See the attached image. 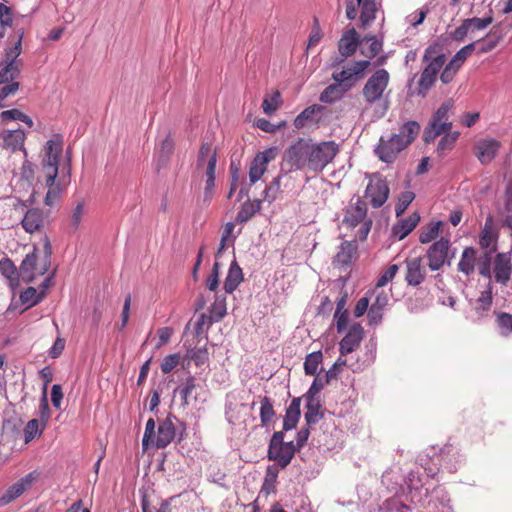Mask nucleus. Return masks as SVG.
Returning <instances> with one entry per match:
<instances>
[{"instance_id": "2f4dec72", "label": "nucleus", "mask_w": 512, "mask_h": 512, "mask_svg": "<svg viewBox=\"0 0 512 512\" xmlns=\"http://www.w3.org/2000/svg\"><path fill=\"white\" fill-rule=\"evenodd\" d=\"M476 250L473 247H466L457 265L458 271L469 276L475 270Z\"/></svg>"}, {"instance_id": "a211bd4d", "label": "nucleus", "mask_w": 512, "mask_h": 512, "mask_svg": "<svg viewBox=\"0 0 512 512\" xmlns=\"http://www.w3.org/2000/svg\"><path fill=\"white\" fill-rule=\"evenodd\" d=\"M389 186L386 180L374 177L370 180L365 190V197L370 200L374 208H379L387 201Z\"/></svg>"}, {"instance_id": "dca6fc26", "label": "nucleus", "mask_w": 512, "mask_h": 512, "mask_svg": "<svg viewBox=\"0 0 512 512\" xmlns=\"http://www.w3.org/2000/svg\"><path fill=\"white\" fill-rule=\"evenodd\" d=\"M277 150L275 147L258 152L249 166V182L254 185L267 171L268 164L275 159Z\"/></svg>"}, {"instance_id": "ea45409f", "label": "nucleus", "mask_w": 512, "mask_h": 512, "mask_svg": "<svg viewBox=\"0 0 512 512\" xmlns=\"http://www.w3.org/2000/svg\"><path fill=\"white\" fill-rule=\"evenodd\" d=\"M411 510L412 506L404 503L399 495L387 499L380 507V512H408Z\"/></svg>"}, {"instance_id": "e2e57ef3", "label": "nucleus", "mask_w": 512, "mask_h": 512, "mask_svg": "<svg viewBox=\"0 0 512 512\" xmlns=\"http://www.w3.org/2000/svg\"><path fill=\"white\" fill-rule=\"evenodd\" d=\"M219 277H220V263L218 261H215L210 275L206 279V287L210 290L215 292L217 288L219 287Z\"/></svg>"}, {"instance_id": "f8f14e48", "label": "nucleus", "mask_w": 512, "mask_h": 512, "mask_svg": "<svg viewBox=\"0 0 512 512\" xmlns=\"http://www.w3.org/2000/svg\"><path fill=\"white\" fill-rule=\"evenodd\" d=\"M339 144L333 140L322 141L319 143L313 142V149L311 152V172L321 173L328 164H330L336 155L339 153Z\"/></svg>"}, {"instance_id": "a878e982", "label": "nucleus", "mask_w": 512, "mask_h": 512, "mask_svg": "<svg viewBox=\"0 0 512 512\" xmlns=\"http://www.w3.org/2000/svg\"><path fill=\"white\" fill-rule=\"evenodd\" d=\"M43 222L44 214L42 210L38 208H30L25 213L21 221V225L27 233L32 234L40 230V228L43 226Z\"/></svg>"}, {"instance_id": "b1692460", "label": "nucleus", "mask_w": 512, "mask_h": 512, "mask_svg": "<svg viewBox=\"0 0 512 512\" xmlns=\"http://www.w3.org/2000/svg\"><path fill=\"white\" fill-rule=\"evenodd\" d=\"M30 476L31 474L21 478L3 492V494L0 496V507H4L10 504L26 491L32 482Z\"/></svg>"}, {"instance_id": "69168bd1", "label": "nucleus", "mask_w": 512, "mask_h": 512, "mask_svg": "<svg viewBox=\"0 0 512 512\" xmlns=\"http://www.w3.org/2000/svg\"><path fill=\"white\" fill-rule=\"evenodd\" d=\"M399 270V266L397 264L390 265L386 271L378 278L376 287L380 288L385 286L389 281H391Z\"/></svg>"}, {"instance_id": "de8ad7c7", "label": "nucleus", "mask_w": 512, "mask_h": 512, "mask_svg": "<svg viewBox=\"0 0 512 512\" xmlns=\"http://www.w3.org/2000/svg\"><path fill=\"white\" fill-rule=\"evenodd\" d=\"M210 321H219L226 314V297L222 295H217L210 309Z\"/></svg>"}, {"instance_id": "412c9836", "label": "nucleus", "mask_w": 512, "mask_h": 512, "mask_svg": "<svg viewBox=\"0 0 512 512\" xmlns=\"http://www.w3.org/2000/svg\"><path fill=\"white\" fill-rule=\"evenodd\" d=\"M325 111L326 108L324 106L312 104L296 116L293 125L295 128L301 129L307 124H318Z\"/></svg>"}, {"instance_id": "79ce46f5", "label": "nucleus", "mask_w": 512, "mask_h": 512, "mask_svg": "<svg viewBox=\"0 0 512 512\" xmlns=\"http://www.w3.org/2000/svg\"><path fill=\"white\" fill-rule=\"evenodd\" d=\"M281 179L282 175H279L275 177L268 186H266L262 193V201L271 204L278 198L281 193Z\"/></svg>"}, {"instance_id": "4be33fe9", "label": "nucleus", "mask_w": 512, "mask_h": 512, "mask_svg": "<svg viewBox=\"0 0 512 512\" xmlns=\"http://www.w3.org/2000/svg\"><path fill=\"white\" fill-rule=\"evenodd\" d=\"M512 274L511 252L497 254L494 262L496 282L506 285Z\"/></svg>"}, {"instance_id": "cd10ccee", "label": "nucleus", "mask_w": 512, "mask_h": 512, "mask_svg": "<svg viewBox=\"0 0 512 512\" xmlns=\"http://www.w3.org/2000/svg\"><path fill=\"white\" fill-rule=\"evenodd\" d=\"M243 281V272L237 261L234 259L228 269L224 280V290L227 294H232Z\"/></svg>"}, {"instance_id": "c756f323", "label": "nucleus", "mask_w": 512, "mask_h": 512, "mask_svg": "<svg viewBox=\"0 0 512 512\" xmlns=\"http://www.w3.org/2000/svg\"><path fill=\"white\" fill-rule=\"evenodd\" d=\"M419 221L418 215L410 216L406 219H401L392 227V236L397 240L404 239L409 233H411L417 226Z\"/></svg>"}, {"instance_id": "13d9d810", "label": "nucleus", "mask_w": 512, "mask_h": 512, "mask_svg": "<svg viewBox=\"0 0 512 512\" xmlns=\"http://www.w3.org/2000/svg\"><path fill=\"white\" fill-rule=\"evenodd\" d=\"M494 252V248L486 251L483 256L480 257L478 262L479 274L485 278H491V255Z\"/></svg>"}, {"instance_id": "aec40b11", "label": "nucleus", "mask_w": 512, "mask_h": 512, "mask_svg": "<svg viewBox=\"0 0 512 512\" xmlns=\"http://www.w3.org/2000/svg\"><path fill=\"white\" fill-rule=\"evenodd\" d=\"M363 338V328L360 324H354L339 343V352L345 356L355 351Z\"/></svg>"}, {"instance_id": "f3484780", "label": "nucleus", "mask_w": 512, "mask_h": 512, "mask_svg": "<svg viewBox=\"0 0 512 512\" xmlns=\"http://www.w3.org/2000/svg\"><path fill=\"white\" fill-rule=\"evenodd\" d=\"M404 485L407 489L406 497L411 504H420L428 496V488L424 487L425 484L418 472H409L404 479Z\"/></svg>"}, {"instance_id": "423d86ee", "label": "nucleus", "mask_w": 512, "mask_h": 512, "mask_svg": "<svg viewBox=\"0 0 512 512\" xmlns=\"http://www.w3.org/2000/svg\"><path fill=\"white\" fill-rule=\"evenodd\" d=\"M217 163L216 149L208 142L203 143L199 149L196 169L203 170V177L205 178L204 187V200L209 201L212 198L213 190L215 187V170Z\"/></svg>"}, {"instance_id": "8fccbe9b", "label": "nucleus", "mask_w": 512, "mask_h": 512, "mask_svg": "<svg viewBox=\"0 0 512 512\" xmlns=\"http://www.w3.org/2000/svg\"><path fill=\"white\" fill-rule=\"evenodd\" d=\"M442 224V221L430 223L425 229H423L420 232L419 241L422 244H426L436 239L439 235Z\"/></svg>"}, {"instance_id": "774afa93", "label": "nucleus", "mask_w": 512, "mask_h": 512, "mask_svg": "<svg viewBox=\"0 0 512 512\" xmlns=\"http://www.w3.org/2000/svg\"><path fill=\"white\" fill-rule=\"evenodd\" d=\"M179 360L180 356L177 353L167 355L161 363V371L164 374L170 373L179 364Z\"/></svg>"}, {"instance_id": "c03bdc74", "label": "nucleus", "mask_w": 512, "mask_h": 512, "mask_svg": "<svg viewBox=\"0 0 512 512\" xmlns=\"http://www.w3.org/2000/svg\"><path fill=\"white\" fill-rule=\"evenodd\" d=\"M323 361L321 351H314L308 354L304 361V371L306 375L314 376L317 374L318 367Z\"/></svg>"}, {"instance_id": "37998d69", "label": "nucleus", "mask_w": 512, "mask_h": 512, "mask_svg": "<svg viewBox=\"0 0 512 512\" xmlns=\"http://www.w3.org/2000/svg\"><path fill=\"white\" fill-rule=\"evenodd\" d=\"M274 417L275 410L272 400L267 396L262 397L260 400V420L262 426H268Z\"/></svg>"}, {"instance_id": "4468645a", "label": "nucleus", "mask_w": 512, "mask_h": 512, "mask_svg": "<svg viewBox=\"0 0 512 512\" xmlns=\"http://www.w3.org/2000/svg\"><path fill=\"white\" fill-rule=\"evenodd\" d=\"M361 8L360 21L363 27L369 26L376 17L378 3L376 0H347L346 17L355 20L358 14L357 7Z\"/></svg>"}, {"instance_id": "680f3d73", "label": "nucleus", "mask_w": 512, "mask_h": 512, "mask_svg": "<svg viewBox=\"0 0 512 512\" xmlns=\"http://www.w3.org/2000/svg\"><path fill=\"white\" fill-rule=\"evenodd\" d=\"M0 273L10 281H14L17 278L16 267L9 258L0 260Z\"/></svg>"}, {"instance_id": "bf43d9fd", "label": "nucleus", "mask_w": 512, "mask_h": 512, "mask_svg": "<svg viewBox=\"0 0 512 512\" xmlns=\"http://www.w3.org/2000/svg\"><path fill=\"white\" fill-rule=\"evenodd\" d=\"M187 356L196 366L205 364L209 359V353L206 347L191 349L187 352Z\"/></svg>"}, {"instance_id": "f257e3e1", "label": "nucleus", "mask_w": 512, "mask_h": 512, "mask_svg": "<svg viewBox=\"0 0 512 512\" xmlns=\"http://www.w3.org/2000/svg\"><path fill=\"white\" fill-rule=\"evenodd\" d=\"M62 139L56 135L46 142L44 158L37 174V182L48 189L44 202L52 206L61 196L62 188L56 182L59 170V157L62 153Z\"/></svg>"}, {"instance_id": "ddd939ff", "label": "nucleus", "mask_w": 512, "mask_h": 512, "mask_svg": "<svg viewBox=\"0 0 512 512\" xmlns=\"http://www.w3.org/2000/svg\"><path fill=\"white\" fill-rule=\"evenodd\" d=\"M369 66V60L354 61L345 66L341 71L334 72L332 79L351 90L364 77L365 71Z\"/></svg>"}, {"instance_id": "a19ab883", "label": "nucleus", "mask_w": 512, "mask_h": 512, "mask_svg": "<svg viewBox=\"0 0 512 512\" xmlns=\"http://www.w3.org/2000/svg\"><path fill=\"white\" fill-rule=\"evenodd\" d=\"M43 294L44 291L38 293L34 287H28L20 293L21 304L25 306V309H29L42 301Z\"/></svg>"}, {"instance_id": "9d476101", "label": "nucleus", "mask_w": 512, "mask_h": 512, "mask_svg": "<svg viewBox=\"0 0 512 512\" xmlns=\"http://www.w3.org/2000/svg\"><path fill=\"white\" fill-rule=\"evenodd\" d=\"M296 446L293 441H284V432L277 431L272 435L269 446L267 457L270 461H274L279 467H287L293 459Z\"/></svg>"}, {"instance_id": "f03ea898", "label": "nucleus", "mask_w": 512, "mask_h": 512, "mask_svg": "<svg viewBox=\"0 0 512 512\" xmlns=\"http://www.w3.org/2000/svg\"><path fill=\"white\" fill-rule=\"evenodd\" d=\"M420 132V125L416 121H407L400 128L399 133L388 137L381 136L375 148L380 160L392 163L407 146H409Z\"/></svg>"}, {"instance_id": "a18cd8bd", "label": "nucleus", "mask_w": 512, "mask_h": 512, "mask_svg": "<svg viewBox=\"0 0 512 512\" xmlns=\"http://www.w3.org/2000/svg\"><path fill=\"white\" fill-rule=\"evenodd\" d=\"M278 477V470L275 466H268L264 482L261 487V493L269 495L275 492L276 482Z\"/></svg>"}, {"instance_id": "4d7b16f0", "label": "nucleus", "mask_w": 512, "mask_h": 512, "mask_svg": "<svg viewBox=\"0 0 512 512\" xmlns=\"http://www.w3.org/2000/svg\"><path fill=\"white\" fill-rule=\"evenodd\" d=\"M329 382L330 380L326 377H316L308 391L304 394V398L319 399L318 394L327 384H329Z\"/></svg>"}, {"instance_id": "7c9ffc66", "label": "nucleus", "mask_w": 512, "mask_h": 512, "mask_svg": "<svg viewBox=\"0 0 512 512\" xmlns=\"http://www.w3.org/2000/svg\"><path fill=\"white\" fill-rule=\"evenodd\" d=\"M496 239L497 235L494 233L492 219L489 217L486 219L484 227L481 230L479 237V245L480 247L486 251L494 248L496 250Z\"/></svg>"}, {"instance_id": "39448f33", "label": "nucleus", "mask_w": 512, "mask_h": 512, "mask_svg": "<svg viewBox=\"0 0 512 512\" xmlns=\"http://www.w3.org/2000/svg\"><path fill=\"white\" fill-rule=\"evenodd\" d=\"M43 255L38 259L37 248L26 255L20 265V275L26 282L33 281L37 276H42L48 272L51 266L52 246L47 235L42 238Z\"/></svg>"}, {"instance_id": "3c124183", "label": "nucleus", "mask_w": 512, "mask_h": 512, "mask_svg": "<svg viewBox=\"0 0 512 512\" xmlns=\"http://www.w3.org/2000/svg\"><path fill=\"white\" fill-rule=\"evenodd\" d=\"M42 428H40V422L37 419H32L28 421L24 428V441L25 443H29L32 441L36 436L41 435L42 430L45 426V423H42Z\"/></svg>"}, {"instance_id": "4c0bfd02", "label": "nucleus", "mask_w": 512, "mask_h": 512, "mask_svg": "<svg viewBox=\"0 0 512 512\" xmlns=\"http://www.w3.org/2000/svg\"><path fill=\"white\" fill-rule=\"evenodd\" d=\"M356 250L357 246L353 241H344L335 256V261L341 265L350 264Z\"/></svg>"}, {"instance_id": "2eb2a0df", "label": "nucleus", "mask_w": 512, "mask_h": 512, "mask_svg": "<svg viewBox=\"0 0 512 512\" xmlns=\"http://www.w3.org/2000/svg\"><path fill=\"white\" fill-rule=\"evenodd\" d=\"M450 241L446 238L434 242L426 252L428 266L432 271L440 270L445 264L450 265L454 255L449 256Z\"/></svg>"}, {"instance_id": "20e7f679", "label": "nucleus", "mask_w": 512, "mask_h": 512, "mask_svg": "<svg viewBox=\"0 0 512 512\" xmlns=\"http://www.w3.org/2000/svg\"><path fill=\"white\" fill-rule=\"evenodd\" d=\"M342 223L347 228H355L360 225L355 237L364 241L367 239L372 227V219L367 216V204L359 196L354 195L344 209Z\"/></svg>"}, {"instance_id": "864d4df0", "label": "nucleus", "mask_w": 512, "mask_h": 512, "mask_svg": "<svg viewBox=\"0 0 512 512\" xmlns=\"http://www.w3.org/2000/svg\"><path fill=\"white\" fill-rule=\"evenodd\" d=\"M465 22L468 26L470 33H473L478 30L486 29L493 22V17L492 16H488V17H484V18L473 17V18L465 19Z\"/></svg>"}, {"instance_id": "6ab92c4d", "label": "nucleus", "mask_w": 512, "mask_h": 512, "mask_svg": "<svg viewBox=\"0 0 512 512\" xmlns=\"http://www.w3.org/2000/svg\"><path fill=\"white\" fill-rule=\"evenodd\" d=\"M405 281L409 286L417 287L426 278V266L421 257H414L406 260Z\"/></svg>"}, {"instance_id": "603ef678", "label": "nucleus", "mask_w": 512, "mask_h": 512, "mask_svg": "<svg viewBox=\"0 0 512 512\" xmlns=\"http://www.w3.org/2000/svg\"><path fill=\"white\" fill-rule=\"evenodd\" d=\"M85 211V204L83 201H79L75 207L72 209L71 215H70V221L69 226L73 231H76L83 219Z\"/></svg>"}, {"instance_id": "49530a36", "label": "nucleus", "mask_w": 512, "mask_h": 512, "mask_svg": "<svg viewBox=\"0 0 512 512\" xmlns=\"http://www.w3.org/2000/svg\"><path fill=\"white\" fill-rule=\"evenodd\" d=\"M0 69V85L5 83L17 82L16 79L19 77L22 67L1 64Z\"/></svg>"}, {"instance_id": "393cba45", "label": "nucleus", "mask_w": 512, "mask_h": 512, "mask_svg": "<svg viewBox=\"0 0 512 512\" xmlns=\"http://www.w3.org/2000/svg\"><path fill=\"white\" fill-rule=\"evenodd\" d=\"M359 43V35L355 28L348 29L338 42V51L343 58H348L356 52Z\"/></svg>"}, {"instance_id": "e433bc0d", "label": "nucleus", "mask_w": 512, "mask_h": 512, "mask_svg": "<svg viewBox=\"0 0 512 512\" xmlns=\"http://www.w3.org/2000/svg\"><path fill=\"white\" fill-rule=\"evenodd\" d=\"M22 52V36L20 35L18 40L9 48L5 50L4 58L1 64H9L18 67L23 66V62L18 57Z\"/></svg>"}, {"instance_id": "052dcab7", "label": "nucleus", "mask_w": 512, "mask_h": 512, "mask_svg": "<svg viewBox=\"0 0 512 512\" xmlns=\"http://www.w3.org/2000/svg\"><path fill=\"white\" fill-rule=\"evenodd\" d=\"M281 104L280 93L274 92L271 97H265L262 103L263 112L267 115L273 114Z\"/></svg>"}, {"instance_id": "5fc2aeb1", "label": "nucleus", "mask_w": 512, "mask_h": 512, "mask_svg": "<svg viewBox=\"0 0 512 512\" xmlns=\"http://www.w3.org/2000/svg\"><path fill=\"white\" fill-rule=\"evenodd\" d=\"M441 137L437 145V152L443 154L447 150H451L454 147L456 140L458 139L459 133H447Z\"/></svg>"}, {"instance_id": "1a4fd4ad", "label": "nucleus", "mask_w": 512, "mask_h": 512, "mask_svg": "<svg viewBox=\"0 0 512 512\" xmlns=\"http://www.w3.org/2000/svg\"><path fill=\"white\" fill-rule=\"evenodd\" d=\"M313 142L311 139L299 138L285 151L284 159L294 170H307L311 172V152Z\"/></svg>"}, {"instance_id": "6e6d98bb", "label": "nucleus", "mask_w": 512, "mask_h": 512, "mask_svg": "<svg viewBox=\"0 0 512 512\" xmlns=\"http://www.w3.org/2000/svg\"><path fill=\"white\" fill-rule=\"evenodd\" d=\"M195 389V378L193 376H189L185 382L180 386L176 391H178L181 402L183 406L188 405V398L191 395L192 391Z\"/></svg>"}, {"instance_id": "58836bf2", "label": "nucleus", "mask_w": 512, "mask_h": 512, "mask_svg": "<svg viewBox=\"0 0 512 512\" xmlns=\"http://www.w3.org/2000/svg\"><path fill=\"white\" fill-rule=\"evenodd\" d=\"M495 322L499 334L508 337L512 334V315L506 312H495Z\"/></svg>"}, {"instance_id": "5701e85b", "label": "nucleus", "mask_w": 512, "mask_h": 512, "mask_svg": "<svg viewBox=\"0 0 512 512\" xmlns=\"http://www.w3.org/2000/svg\"><path fill=\"white\" fill-rule=\"evenodd\" d=\"M500 144L495 139H481L475 144V155L482 164L490 163L496 156Z\"/></svg>"}, {"instance_id": "c85d7f7f", "label": "nucleus", "mask_w": 512, "mask_h": 512, "mask_svg": "<svg viewBox=\"0 0 512 512\" xmlns=\"http://www.w3.org/2000/svg\"><path fill=\"white\" fill-rule=\"evenodd\" d=\"M301 398H293L289 406L286 408L283 420V432L296 428L301 416Z\"/></svg>"}, {"instance_id": "338daca9", "label": "nucleus", "mask_w": 512, "mask_h": 512, "mask_svg": "<svg viewBox=\"0 0 512 512\" xmlns=\"http://www.w3.org/2000/svg\"><path fill=\"white\" fill-rule=\"evenodd\" d=\"M3 87L0 88V107H4V101L13 96L19 89V82L5 83Z\"/></svg>"}, {"instance_id": "473e14b6", "label": "nucleus", "mask_w": 512, "mask_h": 512, "mask_svg": "<svg viewBox=\"0 0 512 512\" xmlns=\"http://www.w3.org/2000/svg\"><path fill=\"white\" fill-rule=\"evenodd\" d=\"M305 401L306 412L304 414V417L307 425L318 423L323 418V413L321 412L322 405L320 403V399L305 398Z\"/></svg>"}, {"instance_id": "0e129e2a", "label": "nucleus", "mask_w": 512, "mask_h": 512, "mask_svg": "<svg viewBox=\"0 0 512 512\" xmlns=\"http://www.w3.org/2000/svg\"><path fill=\"white\" fill-rule=\"evenodd\" d=\"M323 37V32L320 27L319 21L317 18H314V23L309 35L307 50L311 47L316 46Z\"/></svg>"}, {"instance_id": "f704fd0d", "label": "nucleus", "mask_w": 512, "mask_h": 512, "mask_svg": "<svg viewBox=\"0 0 512 512\" xmlns=\"http://www.w3.org/2000/svg\"><path fill=\"white\" fill-rule=\"evenodd\" d=\"M24 141L25 133L21 129L7 131L3 136L4 146L12 151L23 149Z\"/></svg>"}, {"instance_id": "9b49d317", "label": "nucleus", "mask_w": 512, "mask_h": 512, "mask_svg": "<svg viewBox=\"0 0 512 512\" xmlns=\"http://www.w3.org/2000/svg\"><path fill=\"white\" fill-rule=\"evenodd\" d=\"M390 75L384 68L377 69L366 81L362 89V96L367 105H373L383 99L388 87Z\"/></svg>"}, {"instance_id": "c9c22d12", "label": "nucleus", "mask_w": 512, "mask_h": 512, "mask_svg": "<svg viewBox=\"0 0 512 512\" xmlns=\"http://www.w3.org/2000/svg\"><path fill=\"white\" fill-rule=\"evenodd\" d=\"M262 200L245 201L236 216L237 223H246L261 209Z\"/></svg>"}, {"instance_id": "09e8293b", "label": "nucleus", "mask_w": 512, "mask_h": 512, "mask_svg": "<svg viewBox=\"0 0 512 512\" xmlns=\"http://www.w3.org/2000/svg\"><path fill=\"white\" fill-rule=\"evenodd\" d=\"M239 406H244V404H238L232 395H227L225 403V417L231 425H234L239 419Z\"/></svg>"}, {"instance_id": "72a5a7b5", "label": "nucleus", "mask_w": 512, "mask_h": 512, "mask_svg": "<svg viewBox=\"0 0 512 512\" xmlns=\"http://www.w3.org/2000/svg\"><path fill=\"white\" fill-rule=\"evenodd\" d=\"M492 285L488 284L487 288L481 292L480 297L476 301L475 313L477 315V319H482L487 316L491 306H492Z\"/></svg>"}, {"instance_id": "6e6552de", "label": "nucleus", "mask_w": 512, "mask_h": 512, "mask_svg": "<svg viewBox=\"0 0 512 512\" xmlns=\"http://www.w3.org/2000/svg\"><path fill=\"white\" fill-rule=\"evenodd\" d=\"M453 107L454 102L449 99L443 102L435 111L423 132V140L425 143H431L444 132L450 131L452 122L449 121V114Z\"/></svg>"}, {"instance_id": "0eeeda50", "label": "nucleus", "mask_w": 512, "mask_h": 512, "mask_svg": "<svg viewBox=\"0 0 512 512\" xmlns=\"http://www.w3.org/2000/svg\"><path fill=\"white\" fill-rule=\"evenodd\" d=\"M186 425L175 415L168 414L158 424L157 431L150 443V446L162 449L167 447L178 436V441H182L185 435Z\"/></svg>"}, {"instance_id": "7ed1b4c3", "label": "nucleus", "mask_w": 512, "mask_h": 512, "mask_svg": "<svg viewBox=\"0 0 512 512\" xmlns=\"http://www.w3.org/2000/svg\"><path fill=\"white\" fill-rule=\"evenodd\" d=\"M445 61L446 56L442 52V45L439 43L430 44L423 55V62L426 63V66L420 75L416 90L412 94L425 97L435 84Z\"/></svg>"}, {"instance_id": "bb28decb", "label": "nucleus", "mask_w": 512, "mask_h": 512, "mask_svg": "<svg viewBox=\"0 0 512 512\" xmlns=\"http://www.w3.org/2000/svg\"><path fill=\"white\" fill-rule=\"evenodd\" d=\"M350 90L342 85L340 82L334 81V83L328 85L320 94L319 100L325 104H333L340 101L345 97L347 92Z\"/></svg>"}]
</instances>
